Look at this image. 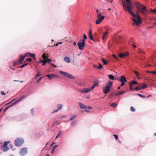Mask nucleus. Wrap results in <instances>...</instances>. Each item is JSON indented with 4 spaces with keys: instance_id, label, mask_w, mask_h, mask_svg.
Returning a JSON list of instances; mask_svg holds the SVG:
<instances>
[{
    "instance_id": "obj_1",
    "label": "nucleus",
    "mask_w": 156,
    "mask_h": 156,
    "mask_svg": "<svg viewBox=\"0 0 156 156\" xmlns=\"http://www.w3.org/2000/svg\"><path fill=\"white\" fill-rule=\"evenodd\" d=\"M122 5L123 8L125 11L128 12L130 14L133 18L132 20L135 22L137 25H138L139 23L141 22V18L138 15H137L133 13L131 10L132 9H133V3L129 0V2L128 3L124 1H122Z\"/></svg>"
},
{
    "instance_id": "obj_2",
    "label": "nucleus",
    "mask_w": 156,
    "mask_h": 156,
    "mask_svg": "<svg viewBox=\"0 0 156 156\" xmlns=\"http://www.w3.org/2000/svg\"><path fill=\"white\" fill-rule=\"evenodd\" d=\"M135 5L137 10V15H138L139 12L145 15H147L149 13L146 7L143 5L137 2H135Z\"/></svg>"
},
{
    "instance_id": "obj_3",
    "label": "nucleus",
    "mask_w": 156,
    "mask_h": 156,
    "mask_svg": "<svg viewBox=\"0 0 156 156\" xmlns=\"http://www.w3.org/2000/svg\"><path fill=\"white\" fill-rule=\"evenodd\" d=\"M112 82L109 81L108 84L103 88V92L104 94H107L111 88L110 87L112 86Z\"/></svg>"
},
{
    "instance_id": "obj_4",
    "label": "nucleus",
    "mask_w": 156,
    "mask_h": 156,
    "mask_svg": "<svg viewBox=\"0 0 156 156\" xmlns=\"http://www.w3.org/2000/svg\"><path fill=\"white\" fill-rule=\"evenodd\" d=\"M9 143V141H7L4 142L3 145L0 147L1 149L4 152L8 151L9 150V148L7 145Z\"/></svg>"
},
{
    "instance_id": "obj_5",
    "label": "nucleus",
    "mask_w": 156,
    "mask_h": 156,
    "mask_svg": "<svg viewBox=\"0 0 156 156\" xmlns=\"http://www.w3.org/2000/svg\"><path fill=\"white\" fill-rule=\"evenodd\" d=\"M24 142V140L22 138H18L15 141V144L17 146H20L22 145Z\"/></svg>"
},
{
    "instance_id": "obj_6",
    "label": "nucleus",
    "mask_w": 156,
    "mask_h": 156,
    "mask_svg": "<svg viewBox=\"0 0 156 156\" xmlns=\"http://www.w3.org/2000/svg\"><path fill=\"white\" fill-rule=\"evenodd\" d=\"M97 17L99 18L96 21V23L97 24H100L105 19V16H101V14L100 13H98Z\"/></svg>"
},
{
    "instance_id": "obj_7",
    "label": "nucleus",
    "mask_w": 156,
    "mask_h": 156,
    "mask_svg": "<svg viewBox=\"0 0 156 156\" xmlns=\"http://www.w3.org/2000/svg\"><path fill=\"white\" fill-rule=\"evenodd\" d=\"M59 73L63 76H66L69 79H75V77L74 76H72L71 74H69L67 73L63 72L62 71H59Z\"/></svg>"
},
{
    "instance_id": "obj_8",
    "label": "nucleus",
    "mask_w": 156,
    "mask_h": 156,
    "mask_svg": "<svg viewBox=\"0 0 156 156\" xmlns=\"http://www.w3.org/2000/svg\"><path fill=\"white\" fill-rule=\"evenodd\" d=\"M79 49L80 50H82L85 47V42L83 41L80 40L77 44Z\"/></svg>"
},
{
    "instance_id": "obj_9",
    "label": "nucleus",
    "mask_w": 156,
    "mask_h": 156,
    "mask_svg": "<svg viewBox=\"0 0 156 156\" xmlns=\"http://www.w3.org/2000/svg\"><path fill=\"white\" fill-rule=\"evenodd\" d=\"M27 147L22 148L20 151V153L21 155L24 156L27 154Z\"/></svg>"
},
{
    "instance_id": "obj_10",
    "label": "nucleus",
    "mask_w": 156,
    "mask_h": 156,
    "mask_svg": "<svg viewBox=\"0 0 156 156\" xmlns=\"http://www.w3.org/2000/svg\"><path fill=\"white\" fill-rule=\"evenodd\" d=\"M26 56V55L24 56L22 55L20 56L19 59L18 60V63L19 64H21L22 63Z\"/></svg>"
},
{
    "instance_id": "obj_11",
    "label": "nucleus",
    "mask_w": 156,
    "mask_h": 156,
    "mask_svg": "<svg viewBox=\"0 0 156 156\" xmlns=\"http://www.w3.org/2000/svg\"><path fill=\"white\" fill-rule=\"evenodd\" d=\"M92 90L91 89V88H85L83 90H80L79 91L80 92L82 93H86L88 92L89 91H90V90Z\"/></svg>"
},
{
    "instance_id": "obj_12",
    "label": "nucleus",
    "mask_w": 156,
    "mask_h": 156,
    "mask_svg": "<svg viewBox=\"0 0 156 156\" xmlns=\"http://www.w3.org/2000/svg\"><path fill=\"white\" fill-rule=\"evenodd\" d=\"M26 97V95H23L21 96L20 98L18 99L15 102H14V104H16L18 102L20 101H22L23 99H24Z\"/></svg>"
},
{
    "instance_id": "obj_13",
    "label": "nucleus",
    "mask_w": 156,
    "mask_h": 156,
    "mask_svg": "<svg viewBox=\"0 0 156 156\" xmlns=\"http://www.w3.org/2000/svg\"><path fill=\"white\" fill-rule=\"evenodd\" d=\"M118 80L119 82H127L126 78L123 76L122 75L120 76V78L118 79Z\"/></svg>"
},
{
    "instance_id": "obj_14",
    "label": "nucleus",
    "mask_w": 156,
    "mask_h": 156,
    "mask_svg": "<svg viewBox=\"0 0 156 156\" xmlns=\"http://www.w3.org/2000/svg\"><path fill=\"white\" fill-rule=\"evenodd\" d=\"M46 76L48 77L49 80H51L53 79L54 77L57 76L54 74H52L51 75H47Z\"/></svg>"
},
{
    "instance_id": "obj_15",
    "label": "nucleus",
    "mask_w": 156,
    "mask_h": 156,
    "mask_svg": "<svg viewBox=\"0 0 156 156\" xmlns=\"http://www.w3.org/2000/svg\"><path fill=\"white\" fill-rule=\"evenodd\" d=\"M89 37L90 39L92 40V41H94V40L93 38V36L92 35V32L91 30H90L89 32Z\"/></svg>"
},
{
    "instance_id": "obj_16",
    "label": "nucleus",
    "mask_w": 156,
    "mask_h": 156,
    "mask_svg": "<svg viewBox=\"0 0 156 156\" xmlns=\"http://www.w3.org/2000/svg\"><path fill=\"white\" fill-rule=\"evenodd\" d=\"M79 104L80 108H81L83 109V108H87V107L86 105H84L83 104L81 103H79Z\"/></svg>"
},
{
    "instance_id": "obj_17",
    "label": "nucleus",
    "mask_w": 156,
    "mask_h": 156,
    "mask_svg": "<svg viewBox=\"0 0 156 156\" xmlns=\"http://www.w3.org/2000/svg\"><path fill=\"white\" fill-rule=\"evenodd\" d=\"M64 60L67 63H69L70 62L71 60L69 58L67 57H66L64 58Z\"/></svg>"
},
{
    "instance_id": "obj_18",
    "label": "nucleus",
    "mask_w": 156,
    "mask_h": 156,
    "mask_svg": "<svg viewBox=\"0 0 156 156\" xmlns=\"http://www.w3.org/2000/svg\"><path fill=\"white\" fill-rule=\"evenodd\" d=\"M108 34V32L107 31H106V32H105V33H103V35L102 37V38L103 40H104L105 37Z\"/></svg>"
},
{
    "instance_id": "obj_19",
    "label": "nucleus",
    "mask_w": 156,
    "mask_h": 156,
    "mask_svg": "<svg viewBox=\"0 0 156 156\" xmlns=\"http://www.w3.org/2000/svg\"><path fill=\"white\" fill-rule=\"evenodd\" d=\"M98 86V83L97 82H95L94 85L91 87V89L93 90L95 86Z\"/></svg>"
},
{
    "instance_id": "obj_20",
    "label": "nucleus",
    "mask_w": 156,
    "mask_h": 156,
    "mask_svg": "<svg viewBox=\"0 0 156 156\" xmlns=\"http://www.w3.org/2000/svg\"><path fill=\"white\" fill-rule=\"evenodd\" d=\"M42 57L44 60L48 59L46 56V54L45 52L42 55Z\"/></svg>"
},
{
    "instance_id": "obj_21",
    "label": "nucleus",
    "mask_w": 156,
    "mask_h": 156,
    "mask_svg": "<svg viewBox=\"0 0 156 156\" xmlns=\"http://www.w3.org/2000/svg\"><path fill=\"white\" fill-rule=\"evenodd\" d=\"M108 77L111 80H114L115 79V77L112 75V74L108 75Z\"/></svg>"
},
{
    "instance_id": "obj_22",
    "label": "nucleus",
    "mask_w": 156,
    "mask_h": 156,
    "mask_svg": "<svg viewBox=\"0 0 156 156\" xmlns=\"http://www.w3.org/2000/svg\"><path fill=\"white\" fill-rule=\"evenodd\" d=\"M126 92V91H120V92L116 93L115 94V96H117L119 95L123 94L125 93Z\"/></svg>"
},
{
    "instance_id": "obj_23",
    "label": "nucleus",
    "mask_w": 156,
    "mask_h": 156,
    "mask_svg": "<svg viewBox=\"0 0 156 156\" xmlns=\"http://www.w3.org/2000/svg\"><path fill=\"white\" fill-rule=\"evenodd\" d=\"M28 54L30 56L32 57H33L35 55V54H34L30 53L29 52H27L25 54V55H26Z\"/></svg>"
},
{
    "instance_id": "obj_24",
    "label": "nucleus",
    "mask_w": 156,
    "mask_h": 156,
    "mask_svg": "<svg viewBox=\"0 0 156 156\" xmlns=\"http://www.w3.org/2000/svg\"><path fill=\"white\" fill-rule=\"evenodd\" d=\"M117 104L115 103H112L111 105L110 106L114 108H115L117 107Z\"/></svg>"
},
{
    "instance_id": "obj_25",
    "label": "nucleus",
    "mask_w": 156,
    "mask_h": 156,
    "mask_svg": "<svg viewBox=\"0 0 156 156\" xmlns=\"http://www.w3.org/2000/svg\"><path fill=\"white\" fill-rule=\"evenodd\" d=\"M87 38V37L86 36L85 34H83V39L81 40H82L85 42V41Z\"/></svg>"
},
{
    "instance_id": "obj_26",
    "label": "nucleus",
    "mask_w": 156,
    "mask_h": 156,
    "mask_svg": "<svg viewBox=\"0 0 156 156\" xmlns=\"http://www.w3.org/2000/svg\"><path fill=\"white\" fill-rule=\"evenodd\" d=\"M102 62L103 63L104 65H106L108 63V61H106L105 59L103 58L102 59Z\"/></svg>"
},
{
    "instance_id": "obj_27",
    "label": "nucleus",
    "mask_w": 156,
    "mask_h": 156,
    "mask_svg": "<svg viewBox=\"0 0 156 156\" xmlns=\"http://www.w3.org/2000/svg\"><path fill=\"white\" fill-rule=\"evenodd\" d=\"M28 64V63H26L25 62H24L23 64V65H22L20 67V68H23V67H24L27 66Z\"/></svg>"
},
{
    "instance_id": "obj_28",
    "label": "nucleus",
    "mask_w": 156,
    "mask_h": 156,
    "mask_svg": "<svg viewBox=\"0 0 156 156\" xmlns=\"http://www.w3.org/2000/svg\"><path fill=\"white\" fill-rule=\"evenodd\" d=\"M57 108H58V109L60 110L61 109L62 107V104H58L57 105Z\"/></svg>"
},
{
    "instance_id": "obj_29",
    "label": "nucleus",
    "mask_w": 156,
    "mask_h": 156,
    "mask_svg": "<svg viewBox=\"0 0 156 156\" xmlns=\"http://www.w3.org/2000/svg\"><path fill=\"white\" fill-rule=\"evenodd\" d=\"M119 56L121 58H123L125 57V54L123 53H120L119 55Z\"/></svg>"
},
{
    "instance_id": "obj_30",
    "label": "nucleus",
    "mask_w": 156,
    "mask_h": 156,
    "mask_svg": "<svg viewBox=\"0 0 156 156\" xmlns=\"http://www.w3.org/2000/svg\"><path fill=\"white\" fill-rule=\"evenodd\" d=\"M77 116V115H75L73 116L72 118H70V120L72 121Z\"/></svg>"
},
{
    "instance_id": "obj_31",
    "label": "nucleus",
    "mask_w": 156,
    "mask_h": 156,
    "mask_svg": "<svg viewBox=\"0 0 156 156\" xmlns=\"http://www.w3.org/2000/svg\"><path fill=\"white\" fill-rule=\"evenodd\" d=\"M129 83H131V85H132L133 84H137L138 83L136 81H133L131 82H130Z\"/></svg>"
},
{
    "instance_id": "obj_32",
    "label": "nucleus",
    "mask_w": 156,
    "mask_h": 156,
    "mask_svg": "<svg viewBox=\"0 0 156 156\" xmlns=\"http://www.w3.org/2000/svg\"><path fill=\"white\" fill-rule=\"evenodd\" d=\"M98 64L99 65V66H98V69H102V68H103L102 65L100 63H98Z\"/></svg>"
},
{
    "instance_id": "obj_33",
    "label": "nucleus",
    "mask_w": 156,
    "mask_h": 156,
    "mask_svg": "<svg viewBox=\"0 0 156 156\" xmlns=\"http://www.w3.org/2000/svg\"><path fill=\"white\" fill-rule=\"evenodd\" d=\"M129 89L131 90H134V88H132V85H131V83H129Z\"/></svg>"
},
{
    "instance_id": "obj_34",
    "label": "nucleus",
    "mask_w": 156,
    "mask_h": 156,
    "mask_svg": "<svg viewBox=\"0 0 156 156\" xmlns=\"http://www.w3.org/2000/svg\"><path fill=\"white\" fill-rule=\"evenodd\" d=\"M142 88H143V89H145L147 87V84H144L143 85L142 84Z\"/></svg>"
},
{
    "instance_id": "obj_35",
    "label": "nucleus",
    "mask_w": 156,
    "mask_h": 156,
    "mask_svg": "<svg viewBox=\"0 0 156 156\" xmlns=\"http://www.w3.org/2000/svg\"><path fill=\"white\" fill-rule=\"evenodd\" d=\"M113 57L115 58L117 61H118V58L117 57L116 55L115 54H113L112 55Z\"/></svg>"
},
{
    "instance_id": "obj_36",
    "label": "nucleus",
    "mask_w": 156,
    "mask_h": 156,
    "mask_svg": "<svg viewBox=\"0 0 156 156\" xmlns=\"http://www.w3.org/2000/svg\"><path fill=\"white\" fill-rule=\"evenodd\" d=\"M16 104H14V102L11 105H9L7 107V108L9 109V108L11 107L12 106H13L14 105H15Z\"/></svg>"
},
{
    "instance_id": "obj_37",
    "label": "nucleus",
    "mask_w": 156,
    "mask_h": 156,
    "mask_svg": "<svg viewBox=\"0 0 156 156\" xmlns=\"http://www.w3.org/2000/svg\"><path fill=\"white\" fill-rule=\"evenodd\" d=\"M137 95L143 98H145L146 97L145 96L142 95L140 94H137Z\"/></svg>"
},
{
    "instance_id": "obj_38",
    "label": "nucleus",
    "mask_w": 156,
    "mask_h": 156,
    "mask_svg": "<svg viewBox=\"0 0 156 156\" xmlns=\"http://www.w3.org/2000/svg\"><path fill=\"white\" fill-rule=\"evenodd\" d=\"M130 111H131L133 112H134L135 111L134 108L132 106H131V107H130Z\"/></svg>"
},
{
    "instance_id": "obj_39",
    "label": "nucleus",
    "mask_w": 156,
    "mask_h": 156,
    "mask_svg": "<svg viewBox=\"0 0 156 156\" xmlns=\"http://www.w3.org/2000/svg\"><path fill=\"white\" fill-rule=\"evenodd\" d=\"M46 62H48V63L51 64L50 63V62L51 61V60L50 59H47V60H45Z\"/></svg>"
},
{
    "instance_id": "obj_40",
    "label": "nucleus",
    "mask_w": 156,
    "mask_h": 156,
    "mask_svg": "<svg viewBox=\"0 0 156 156\" xmlns=\"http://www.w3.org/2000/svg\"><path fill=\"white\" fill-rule=\"evenodd\" d=\"M133 72L137 76H139V73L138 72L136 71H134Z\"/></svg>"
},
{
    "instance_id": "obj_41",
    "label": "nucleus",
    "mask_w": 156,
    "mask_h": 156,
    "mask_svg": "<svg viewBox=\"0 0 156 156\" xmlns=\"http://www.w3.org/2000/svg\"><path fill=\"white\" fill-rule=\"evenodd\" d=\"M113 136H114V137L116 140H118V136L117 135L114 134Z\"/></svg>"
},
{
    "instance_id": "obj_42",
    "label": "nucleus",
    "mask_w": 156,
    "mask_h": 156,
    "mask_svg": "<svg viewBox=\"0 0 156 156\" xmlns=\"http://www.w3.org/2000/svg\"><path fill=\"white\" fill-rule=\"evenodd\" d=\"M134 23H132V25H134L135 24H136L137 26H138L140 24H141V22L140 23H139L138 25H137L136 24V23L134 21Z\"/></svg>"
},
{
    "instance_id": "obj_43",
    "label": "nucleus",
    "mask_w": 156,
    "mask_h": 156,
    "mask_svg": "<svg viewBox=\"0 0 156 156\" xmlns=\"http://www.w3.org/2000/svg\"><path fill=\"white\" fill-rule=\"evenodd\" d=\"M56 123H58L57 125H59L60 124L59 122H58V121H56L55 122H54L53 123L52 126H53L55 125Z\"/></svg>"
},
{
    "instance_id": "obj_44",
    "label": "nucleus",
    "mask_w": 156,
    "mask_h": 156,
    "mask_svg": "<svg viewBox=\"0 0 156 156\" xmlns=\"http://www.w3.org/2000/svg\"><path fill=\"white\" fill-rule=\"evenodd\" d=\"M76 121H73L72 122L71 124L72 125L75 126V125H76Z\"/></svg>"
},
{
    "instance_id": "obj_45",
    "label": "nucleus",
    "mask_w": 156,
    "mask_h": 156,
    "mask_svg": "<svg viewBox=\"0 0 156 156\" xmlns=\"http://www.w3.org/2000/svg\"><path fill=\"white\" fill-rule=\"evenodd\" d=\"M142 84H141L139 85V86L138 87H139V89L140 90L143 89V88H142Z\"/></svg>"
},
{
    "instance_id": "obj_46",
    "label": "nucleus",
    "mask_w": 156,
    "mask_h": 156,
    "mask_svg": "<svg viewBox=\"0 0 156 156\" xmlns=\"http://www.w3.org/2000/svg\"><path fill=\"white\" fill-rule=\"evenodd\" d=\"M139 53L141 54H144V52L141 50H139Z\"/></svg>"
},
{
    "instance_id": "obj_47",
    "label": "nucleus",
    "mask_w": 156,
    "mask_h": 156,
    "mask_svg": "<svg viewBox=\"0 0 156 156\" xmlns=\"http://www.w3.org/2000/svg\"><path fill=\"white\" fill-rule=\"evenodd\" d=\"M121 82V86H123L125 84V82Z\"/></svg>"
},
{
    "instance_id": "obj_48",
    "label": "nucleus",
    "mask_w": 156,
    "mask_h": 156,
    "mask_svg": "<svg viewBox=\"0 0 156 156\" xmlns=\"http://www.w3.org/2000/svg\"><path fill=\"white\" fill-rule=\"evenodd\" d=\"M27 61L31 62L32 61V59L31 58H28L26 59Z\"/></svg>"
},
{
    "instance_id": "obj_49",
    "label": "nucleus",
    "mask_w": 156,
    "mask_h": 156,
    "mask_svg": "<svg viewBox=\"0 0 156 156\" xmlns=\"http://www.w3.org/2000/svg\"><path fill=\"white\" fill-rule=\"evenodd\" d=\"M43 63L42 64V65L43 66H44L45 65V64L46 63V62L44 60V61H43Z\"/></svg>"
},
{
    "instance_id": "obj_50",
    "label": "nucleus",
    "mask_w": 156,
    "mask_h": 156,
    "mask_svg": "<svg viewBox=\"0 0 156 156\" xmlns=\"http://www.w3.org/2000/svg\"><path fill=\"white\" fill-rule=\"evenodd\" d=\"M41 75V74H39V72H38L37 73V74H36V76H35V77H37L39 76H40Z\"/></svg>"
},
{
    "instance_id": "obj_51",
    "label": "nucleus",
    "mask_w": 156,
    "mask_h": 156,
    "mask_svg": "<svg viewBox=\"0 0 156 156\" xmlns=\"http://www.w3.org/2000/svg\"><path fill=\"white\" fill-rule=\"evenodd\" d=\"M151 11L152 12H154L156 14V10H155V9H151Z\"/></svg>"
},
{
    "instance_id": "obj_52",
    "label": "nucleus",
    "mask_w": 156,
    "mask_h": 156,
    "mask_svg": "<svg viewBox=\"0 0 156 156\" xmlns=\"http://www.w3.org/2000/svg\"><path fill=\"white\" fill-rule=\"evenodd\" d=\"M1 93L2 95H5L6 94L5 93H4V92L3 91H1Z\"/></svg>"
},
{
    "instance_id": "obj_53",
    "label": "nucleus",
    "mask_w": 156,
    "mask_h": 156,
    "mask_svg": "<svg viewBox=\"0 0 156 156\" xmlns=\"http://www.w3.org/2000/svg\"><path fill=\"white\" fill-rule=\"evenodd\" d=\"M17 64V62H14L13 63V66H16Z\"/></svg>"
},
{
    "instance_id": "obj_54",
    "label": "nucleus",
    "mask_w": 156,
    "mask_h": 156,
    "mask_svg": "<svg viewBox=\"0 0 156 156\" xmlns=\"http://www.w3.org/2000/svg\"><path fill=\"white\" fill-rule=\"evenodd\" d=\"M124 54H125V56H127L129 55V53L127 52H126L125 53H124Z\"/></svg>"
},
{
    "instance_id": "obj_55",
    "label": "nucleus",
    "mask_w": 156,
    "mask_h": 156,
    "mask_svg": "<svg viewBox=\"0 0 156 156\" xmlns=\"http://www.w3.org/2000/svg\"><path fill=\"white\" fill-rule=\"evenodd\" d=\"M58 147V145H55L53 147V149L55 150L56 148L57 147Z\"/></svg>"
},
{
    "instance_id": "obj_56",
    "label": "nucleus",
    "mask_w": 156,
    "mask_h": 156,
    "mask_svg": "<svg viewBox=\"0 0 156 156\" xmlns=\"http://www.w3.org/2000/svg\"><path fill=\"white\" fill-rule=\"evenodd\" d=\"M139 87H136L134 89V90H139Z\"/></svg>"
},
{
    "instance_id": "obj_57",
    "label": "nucleus",
    "mask_w": 156,
    "mask_h": 156,
    "mask_svg": "<svg viewBox=\"0 0 156 156\" xmlns=\"http://www.w3.org/2000/svg\"><path fill=\"white\" fill-rule=\"evenodd\" d=\"M51 65L54 68H56L57 67V66L55 65H54V64H51Z\"/></svg>"
},
{
    "instance_id": "obj_58",
    "label": "nucleus",
    "mask_w": 156,
    "mask_h": 156,
    "mask_svg": "<svg viewBox=\"0 0 156 156\" xmlns=\"http://www.w3.org/2000/svg\"><path fill=\"white\" fill-rule=\"evenodd\" d=\"M42 78V77H40L39 79L38 80H37V83H38L40 81V80H41V79Z\"/></svg>"
},
{
    "instance_id": "obj_59",
    "label": "nucleus",
    "mask_w": 156,
    "mask_h": 156,
    "mask_svg": "<svg viewBox=\"0 0 156 156\" xmlns=\"http://www.w3.org/2000/svg\"><path fill=\"white\" fill-rule=\"evenodd\" d=\"M58 110H59L58 109H57V110H55L53 112H52V113H54L57 112L58 111Z\"/></svg>"
},
{
    "instance_id": "obj_60",
    "label": "nucleus",
    "mask_w": 156,
    "mask_h": 156,
    "mask_svg": "<svg viewBox=\"0 0 156 156\" xmlns=\"http://www.w3.org/2000/svg\"><path fill=\"white\" fill-rule=\"evenodd\" d=\"M152 73L156 74V71H152Z\"/></svg>"
},
{
    "instance_id": "obj_61",
    "label": "nucleus",
    "mask_w": 156,
    "mask_h": 156,
    "mask_svg": "<svg viewBox=\"0 0 156 156\" xmlns=\"http://www.w3.org/2000/svg\"><path fill=\"white\" fill-rule=\"evenodd\" d=\"M44 60H40V61L38 62V63H40L41 62H43Z\"/></svg>"
},
{
    "instance_id": "obj_62",
    "label": "nucleus",
    "mask_w": 156,
    "mask_h": 156,
    "mask_svg": "<svg viewBox=\"0 0 156 156\" xmlns=\"http://www.w3.org/2000/svg\"><path fill=\"white\" fill-rule=\"evenodd\" d=\"M8 109V108H7V107H6V108H5L4 109V112H5L7 111V110Z\"/></svg>"
},
{
    "instance_id": "obj_63",
    "label": "nucleus",
    "mask_w": 156,
    "mask_h": 156,
    "mask_svg": "<svg viewBox=\"0 0 156 156\" xmlns=\"http://www.w3.org/2000/svg\"><path fill=\"white\" fill-rule=\"evenodd\" d=\"M66 116L65 115H63L61 117L59 118H66Z\"/></svg>"
},
{
    "instance_id": "obj_64",
    "label": "nucleus",
    "mask_w": 156,
    "mask_h": 156,
    "mask_svg": "<svg viewBox=\"0 0 156 156\" xmlns=\"http://www.w3.org/2000/svg\"><path fill=\"white\" fill-rule=\"evenodd\" d=\"M54 150H54V149H52V151H51V153L52 154L54 152Z\"/></svg>"
}]
</instances>
